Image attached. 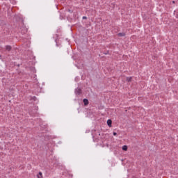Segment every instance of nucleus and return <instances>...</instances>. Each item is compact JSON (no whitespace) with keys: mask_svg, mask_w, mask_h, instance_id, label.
<instances>
[{"mask_svg":"<svg viewBox=\"0 0 178 178\" xmlns=\"http://www.w3.org/2000/svg\"><path fill=\"white\" fill-rule=\"evenodd\" d=\"M75 94H77L78 95H80V94H81V89H80V88L76 89Z\"/></svg>","mask_w":178,"mask_h":178,"instance_id":"1","label":"nucleus"},{"mask_svg":"<svg viewBox=\"0 0 178 178\" xmlns=\"http://www.w3.org/2000/svg\"><path fill=\"white\" fill-rule=\"evenodd\" d=\"M107 124L109 126V127H112V120H107Z\"/></svg>","mask_w":178,"mask_h":178,"instance_id":"2","label":"nucleus"},{"mask_svg":"<svg viewBox=\"0 0 178 178\" xmlns=\"http://www.w3.org/2000/svg\"><path fill=\"white\" fill-rule=\"evenodd\" d=\"M6 51H10V49H12V47L7 45L6 46Z\"/></svg>","mask_w":178,"mask_h":178,"instance_id":"3","label":"nucleus"},{"mask_svg":"<svg viewBox=\"0 0 178 178\" xmlns=\"http://www.w3.org/2000/svg\"><path fill=\"white\" fill-rule=\"evenodd\" d=\"M83 104H84V105H88V99H83Z\"/></svg>","mask_w":178,"mask_h":178,"instance_id":"4","label":"nucleus"},{"mask_svg":"<svg viewBox=\"0 0 178 178\" xmlns=\"http://www.w3.org/2000/svg\"><path fill=\"white\" fill-rule=\"evenodd\" d=\"M38 178H42V172H40L38 175H37Z\"/></svg>","mask_w":178,"mask_h":178,"instance_id":"5","label":"nucleus"},{"mask_svg":"<svg viewBox=\"0 0 178 178\" xmlns=\"http://www.w3.org/2000/svg\"><path fill=\"white\" fill-rule=\"evenodd\" d=\"M119 37H124L125 34L124 33H118Z\"/></svg>","mask_w":178,"mask_h":178,"instance_id":"6","label":"nucleus"},{"mask_svg":"<svg viewBox=\"0 0 178 178\" xmlns=\"http://www.w3.org/2000/svg\"><path fill=\"white\" fill-rule=\"evenodd\" d=\"M122 150L123 151H127V145L122 146Z\"/></svg>","mask_w":178,"mask_h":178,"instance_id":"7","label":"nucleus"},{"mask_svg":"<svg viewBox=\"0 0 178 178\" xmlns=\"http://www.w3.org/2000/svg\"><path fill=\"white\" fill-rule=\"evenodd\" d=\"M127 81H131V77H127Z\"/></svg>","mask_w":178,"mask_h":178,"instance_id":"8","label":"nucleus"},{"mask_svg":"<svg viewBox=\"0 0 178 178\" xmlns=\"http://www.w3.org/2000/svg\"><path fill=\"white\" fill-rule=\"evenodd\" d=\"M113 136H117L118 134L116 132H113Z\"/></svg>","mask_w":178,"mask_h":178,"instance_id":"9","label":"nucleus"},{"mask_svg":"<svg viewBox=\"0 0 178 178\" xmlns=\"http://www.w3.org/2000/svg\"><path fill=\"white\" fill-rule=\"evenodd\" d=\"M83 19H87V17H83Z\"/></svg>","mask_w":178,"mask_h":178,"instance_id":"10","label":"nucleus"},{"mask_svg":"<svg viewBox=\"0 0 178 178\" xmlns=\"http://www.w3.org/2000/svg\"><path fill=\"white\" fill-rule=\"evenodd\" d=\"M172 3H175V1H172Z\"/></svg>","mask_w":178,"mask_h":178,"instance_id":"11","label":"nucleus"}]
</instances>
